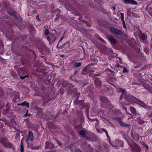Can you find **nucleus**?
<instances>
[{"label": "nucleus", "mask_w": 152, "mask_h": 152, "mask_svg": "<svg viewBox=\"0 0 152 152\" xmlns=\"http://www.w3.org/2000/svg\"><path fill=\"white\" fill-rule=\"evenodd\" d=\"M124 99L128 102H131L135 100L136 99L138 102L141 104V106L143 107L146 109L150 108V107L146 105L143 102L141 101L140 100L137 99L134 96L131 95L127 93L126 92L124 95Z\"/></svg>", "instance_id": "f257e3e1"}, {"label": "nucleus", "mask_w": 152, "mask_h": 152, "mask_svg": "<svg viewBox=\"0 0 152 152\" xmlns=\"http://www.w3.org/2000/svg\"><path fill=\"white\" fill-rule=\"evenodd\" d=\"M122 117H114L113 118V119L117 121L121 126L123 127L130 128L131 127L130 124H126L123 122L122 121Z\"/></svg>", "instance_id": "f03ea898"}, {"label": "nucleus", "mask_w": 152, "mask_h": 152, "mask_svg": "<svg viewBox=\"0 0 152 152\" xmlns=\"http://www.w3.org/2000/svg\"><path fill=\"white\" fill-rule=\"evenodd\" d=\"M110 143L113 147L116 149H118L121 147H123V143L121 140H117L114 143H112L110 141Z\"/></svg>", "instance_id": "7ed1b4c3"}, {"label": "nucleus", "mask_w": 152, "mask_h": 152, "mask_svg": "<svg viewBox=\"0 0 152 152\" xmlns=\"http://www.w3.org/2000/svg\"><path fill=\"white\" fill-rule=\"evenodd\" d=\"M117 91L119 92H122V94L121 95V96H120V98H119V102L122 104H125L126 105H128L129 104H126V102L124 101H122V99H123V97L124 95V94L126 92V91L124 89H123L122 88H118L117 90Z\"/></svg>", "instance_id": "20e7f679"}, {"label": "nucleus", "mask_w": 152, "mask_h": 152, "mask_svg": "<svg viewBox=\"0 0 152 152\" xmlns=\"http://www.w3.org/2000/svg\"><path fill=\"white\" fill-rule=\"evenodd\" d=\"M131 148H132L133 152H140L141 150L140 147L137 145L134 142H133L132 145L129 144Z\"/></svg>", "instance_id": "39448f33"}, {"label": "nucleus", "mask_w": 152, "mask_h": 152, "mask_svg": "<svg viewBox=\"0 0 152 152\" xmlns=\"http://www.w3.org/2000/svg\"><path fill=\"white\" fill-rule=\"evenodd\" d=\"M93 79L94 80V84L96 87L100 88L102 86V83L101 81L100 78L97 77H93Z\"/></svg>", "instance_id": "423d86ee"}, {"label": "nucleus", "mask_w": 152, "mask_h": 152, "mask_svg": "<svg viewBox=\"0 0 152 152\" xmlns=\"http://www.w3.org/2000/svg\"><path fill=\"white\" fill-rule=\"evenodd\" d=\"M110 28L111 31L117 35L122 34L123 33L121 30H118L117 28L112 26H110Z\"/></svg>", "instance_id": "0eeeda50"}, {"label": "nucleus", "mask_w": 152, "mask_h": 152, "mask_svg": "<svg viewBox=\"0 0 152 152\" xmlns=\"http://www.w3.org/2000/svg\"><path fill=\"white\" fill-rule=\"evenodd\" d=\"M55 146L54 144L51 142L47 141L45 143V149H53L54 148Z\"/></svg>", "instance_id": "6e6552de"}, {"label": "nucleus", "mask_w": 152, "mask_h": 152, "mask_svg": "<svg viewBox=\"0 0 152 152\" xmlns=\"http://www.w3.org/2000/svg\"><path fill=\"white\" fill-rule=\"evenodd\" d=\"M50 43H52L56 39V37L53 34H51L47 38Z\"/></svg>", "instance_id": "1a4fd4ad"}, {"label": "nucleus", "mask_w": 152, "mask_h": 152, "mask_svg": "<svg viewBox=\"0 0 152 152\" xmlns=\"http://www.w3.org/2000/svg\"><path fill=\"white\" fill-rule=\"evenodd\" d=\"M131 134L132 137L135 141L137 142L139 141V136L138 134L134 133L133 131L131 132Z\"/></svg>", "instance_id": "9d476101"}, {"label": "nucleus", "mask_w": 152, "mask_h": 152, "mask_svg": "<svg viewBox=\"0 0 152 152\" xmlns=\"http://www.w3.org/2000/svg\"><path fill=\"white\" fill-rule=\"evenodd\" d=\"M34 139V137L32 132L31 131H29V134L26 140V141L29 140L31 142H33Z\"/></svg>", "instance_id": "9b49d317"}, {"label": "nucleus", "mask_w": 152, "mask_h": 152, "mask_svg": "<svg viewBox=\"0 0 152 152\" xmlns=\"http://www.w3.org/2000/svg\"><path fill=\"white\" fill-rule=\"evenodd\" d=\"M107 38L111 43L114 45H115L116 44L117 42L115 39L112 35H109L108 36Z\"/></svg>", "instance_id": "f8f14e48"}, {"label": "nucleus", "mask_w": 152, "mask_h": 152, "mask_svg": "<svg viewBox=\"0 0 152 152\" xmlns=\"http://www.w3.org/2000/svg\"><path fill=\"white\" fill-rule=\"evenodd\" d=\"M79 134L80 137H83L84 138H86V137L87 132L86 131L81 130H79Z\"/></svg>", "instance_id": "ddd939ff"}, {"label": "nucleus", "mask_w": 152, "mask_h": 152, "mask_svg": "<svg viewBox=\"0 0 152 152\" xmlns=\"http://www.w3.org/2000/svg\"><path fill=\"white\" fill-rule=\"evenodd\" d=\"M8 141V139L7 137H2L0 138V143L4 146Z\"/></svg>", "instance_id": "4468645a"}, {"label": "nucleus", "mask_w": 152, "mask_h": 152, "mask_svg": "<svg viewBox=\"0 0 152 152\" xmlns=\"http://www.w3.org/2000/svg\"><path fill=\"white\" fill-rule=\"evenodd\" d=\"M70 64L71 66H73L75 68H78L81 66L82 63L81 62H77L74 61L70 63Z\"/></svg>", "instance_id": "2eb2a0df"}, {"label": "nucleus", "mask_w": 152, "mask_h": 152, "mask_svg": "<svg viewBox=\"0 0 152 152\" xmlns=\"http://www.w3.org/2000/svg\"><path fill=\"white\" fill-rule=\"evenodd\" d=\"M27 147L28 148H30L32 149H38L40 147L39 146H34V145L31 143H29L28 144Z\"/></svg>", "instance_id": "dca6fc26"}, {"label": "nucleus", "mask_w": 152, "mask_h": 152, "mask_svg": "<svg viewBox=\"0 0 152 152\" xmlns=\"http://www.w3.org/2000/svg\"><path fill=\"white\" fill-rule=\"evenodd\" d=\"M88 96L90 97H92L94 94V87L93 85H91L89 87Z\"/></svg>", "instance_id": "f3484780"}, {"label": "nucleus", "mask_w": 152, "mask_h": 152, "mask_svg": "<svg viewBox=\"0 0 152 152\" xmlns=\"http://www.w3.org/2000/svg\"><path fill=\"white\" fill-rule=\"evenodd\" d=\"M100 99L102 102V105L104 106V103L106 102L107 103L109 101L107 98L104 96H102L100 98Z\"/></svg>", "instance_id": "a211bd4d"}, {"label": "nucleus", "mask_w": 152, "mask_h": 152, "mask_svg": "<svg viewBox=\"0 0 152 152\" xmlns=\"http://www.w3.org/2000/svg\"><path fill=\"white\" fill-rule=\"evenodd\" d=\"M5 147L7 148H10L13 150H14L15 149L14 145L9 141L7 142V144L5 146Z\"/></svg>", "instance_id": "6ab92c4d"}, {"label": "nucleus", "mask_w": 152, "mask_h": 152, "mask_svg": "<svg viewBox=\"0 0 152 152\" xmlns=\"http://www.w3.org/2000/svg\"><path fill=\"white\" fill-rule=\"evenodd\" d=\"M93 65V64H88L87 66H86L82 70V71L81 72V74L82 75H85L86 73L85 72H86L87 69L89 68L91 66H92Z\"/></svg>", "instance_id": "aec40b11"}, {"label": "nucleus", "mask_w": 152, "mask_h": 152, "mask_svg": "<svg viewBox=\"0 0 152 152\" xmlns=\"http://www.w3.org/2000/svg\"><path fill=\"white\" fill-rule=\"evenodd\" d=\"M104 72H107V74L108 75H110L112 76H113L115 75L114 72L113 71L110 70L109 69H106Z\"/></svg>", "instance_id": "412c9836"}, {"label": "nucleus", "mask_w": 152, "mask_h": 152, "mask_svg": "<svg viewBox=\"0 0 152 152\" xmlns=\"http://www.w3.org/2000/svg\"><path fill=\"white\" fill-rule=\"evenodd\" d=\"M56 12H57V14L56 15V17L55 18V20H58L60 18V10L59 9H57L56 10Z\"/></svg>", "instance_id": "4be33fe9"}, {"label": "nucleus", "mask_w": 152, "mask_h": 152, "mask_svg": "<svg viewBox=\"0 0 152 152\" xmlns=\"http://www.w3.org/2000/svg\"><path fill=\"white\" fill-rule=\"evenodd\" d=\"M76 94L77 96V97L76 99L75 100V101H74V104H77L79 102V101L78 100V98L79 96L80 93H77V92H76Z\"/></svg>", "instance_id": "5701e85b"}, {"label": "nucleus", "mask_w": 152, "mask_h": 152, "mask_svg": "<svg viewBox=\"0 0 152 152\" xmlns=\"http://www.w3.org/2000/svg\"><path fill=\"white\" fill-rule=\"evenodd\" d=\"M136 119L138 121V123L140 125H142L145 122V121L140 116L138 117Z\"/></svg>", "instance_id": "b1692460"}, {"label": "nucleus", "mask_w": 152, "mask_h": 152, "mask_svg": "<svg viewBox=\"0 0 152 152\" xmlns=\"http://www.w3.org/2000/svg\"><path fill=\"white\" fill-rule=\"evenodd\" d=\"M18 105H21L22 106H26L28 108L29 105V104L28 102L26 101H25L21 103L18 104Z\"/></svg>", "instance_id": "393cba45"}, {"label": "nucleus", "mask_w": 152, "mask_h": 152, "mask_svg": "<svg viewBox=\"0 0 152 152\" xmlns=\"http://www.w3.org/2000/svg\"><path fill=\"white\" fill-rule=\"evenodd\" d=\"M10 74L14 78H16L17 77V75L16 72L13 70L10 71Z\"/></svg>", "instance_id": "a878e982"}, {"label": "nucleus", "mask_w": 152, "mask_h": 152, "mask_svg": "<svg viewBox=\"0 0 152 152\" xmlns=\"http://www.w3.org/2000/svg\"><path fill=\"white\" fill-rule=\"evenodd\" d=\"M130 110L131 113L134 115L136 114V109L133 107H130Z\"/></svg>", "instance_id": "bb28decb"}, {"label": "nucleus", "mask_w": 152, "mask_h": 152, "mask_svg": "<svg viewBox=\"0 0 152 152\" xmlns=\"http://www.w3.org/2000/svg\"><path fill=\"white\" fill-rule=\"evenodd\" d=\"M141 39L142 41H144L147 39V36L144 34H142L141 35Z\"/></svg>", "instance_id": "cd10ccee"}, {"label": "nucleus", "mask_w": 152, "mask_h": 152, "mask_svg": "<svg viewBox=\"0 0 152 152\" xmlns=\"http://www.w3.org/2000/svg\"><path fill=\"white\" fill-rule=\"evenodd\" d=\"M9 110V108H7L4 110L3 112V115H7L8 113Z\"/></svg>", "instance_id": "c85d7f7f"}, {"label": "nucleus", "mask_w": 152, "mask_h": 152, "mask_svg": "<svg viewBox=\"0 0 152 152\" xmlns=\"http://www.w3.org/2000/svg\"><path fill=\"white\" fill-rule=\"evenodd\" d=\"M68 84V83L67 81L63 80L62 82V86L64 87L67 86Z\"/></svg>", "instance_id": "c756f323"}, {"label": "nucleus", "mask_w": 152, "mask_h": 152, "mask_svg": "<svg viewBox=\"0 0 152 152\" xmlns=\"http://www.w3.org/2000/svg\"><path fill=\"white\" fill-rule=\"evenodd\" d=\"M35 13H37V12L36 10H33L31 12L29 11L28 13V16H31L33 15Z\"/></svg>", "instance_id": "7c9ffc66"}, {"label": "nucleus", "mask_w": 152, "mask_h": 152, "mask_svg": "<svg viewBox=\"0 0 152 152\" xmlns=\"http://www.w3.org/2000/svg\"><path fill=\"white\" fill-rule=\"evenodd\" d=\"M20 151L21 152H24V147L23 143L22 142H21L20 143Z\"/></svg>", "instance_id": "2f4dec72"}, {"label": "nucleus", "mask_w": 152, "mask_h": 152, "mask_svg": "<svg viewBox=\"0 0 152 152\" xmlns=\"http://www.w3.org/2000/svg\"><path fill=\"white\" fill-rule=\"evenodd\" d=\"M15 139L17 140H19L20 139L19 133H17L15 137Z\"/></svg>", "instance_id": "473e14b6"}, {"label": "nucleus", "mask_w": 152, "mask_h": 152, "mask_svg": "<svg viewBox=\"0 0 152 152\" xmlns=\"http://www.w3.org/2000/svg\"><path fill=\"white\" fill-rule=\"evenodd\" d=\"M102 131L105 132V133L106 134L107 138H110V137L109 136L108 133L107 132V131L105 129H102Z\"/></svg>", "instance_id": "72a5a7b5"}, {"label": "nucleus", "mask_w": 152, "mask_h": 152, "mask_svg": "<svg viewBox=\"0 0 152 152\" xmlns=\"http://www.w3.org/2000/svg\"><path fill=\"white\" fill-rule=\"evenodd\" d=\"M90 59L91 61H94L95 62H97L98 61L97 60L94 58V56H91Z\"/></svg>", "instance_id": "f704fd0d"}, {"label": "nucleus", "mask_w": 152, "mask_h": 152, "mask_svg": "<svg viewBox=\"0 0 152 152\" xmlns=\"http://www.w3.org/2000/svg\"><path fill=\"white\" fill-rule=\"evenodd\" d=\"M66 44H68V45H69V42H67L65 43L63 45L61 46H60L59 47L58 46V48H63L64 46Z\"/></svg>", "instance_id": "c9c22d12"}, {"label": "nucleus", "mask_w": 152, "mask_h": 152, "mask_svg": "<svg viewBox=\"0 0 152 152\" xmlns=\"http://www.w3.org/2000/svg\"><path fill=\"white\" fill-rule=\"evenodd\" d=\"M78 73H79V72H78V71H77V70L75 71V72L72 75H71V76L70 77V78L71 79L72 77L76 75H77Z\"/></svg>", "instance_id": "e433bc0d"}, {"label": "nucleus", "mask_w": 152, "mask_h": 152, "mask_svg": "<svg viewBox=\"0 0 152 152\" xmlns=\"http://www.w3.org/2000/svg\"><path fill=\"white\" fill-rule=\"evenodd\" d=\"M121 18L122 22L124 21V14L123 13H121Z\"/></svg>", "instance_id": "4c0bfd02"}, {"label": "nucleus", "mask_w": 152, "mask_h": 152, "mask_svg": "<svg viewBox=\"0 0 152 152\" xmlns=\"http://www.w3.org/2000/svg\"><path fill=\"white\" fill-rule=\"evenodd\" d=\"M64 34L63 35L61 38L60 39L59 42H58V44L57 45V48H58V46H59V43H60V42H61V41L62 40H63V39H64Z\"/></svg>", "instance_id": "58836bf2"}, {"label": "nucleus", "mask_w": 152, "mask_h": 152, "mask_svg": "<svg viewBox=\"0 0 152 152\" xmlns=\"http://www.w3.org/2000/svg\"><path fill=\"white\" fill-rule=\"evenodd\" d=\"M26 77H28L29 76L28 75H25L24 76H22L21 75L20 76V78L22 80H23Z\"/></svg>", "instance_id": "ea45409f"}, {"label": "nucleus", "mask_w": 152, "mask_h": 152, "mask_svg": "<svg viewBox=\"0 0 152 152\" xmlns=\"http://www.w3.org/2000/svg\"><path fill=\"white\" fill-rule=\"evenodd\" d=\"M49 31L48 29H46L45 31V34L46 36H48L49 34Z\"/></svg>", "instance_id": "a19ab883"}, {"label": "nucleus", "mask_w": 152, "mask_h": 152, "mask_svg": "<svg viewBox=\"0 0 152 152\" xmlns=\"http://www.w3.org/2000/svg\"><path fill=\"white\" fill-rule=\"evenodd\" d=\"M68 88H71L74 87L73 85L71 83H68V84L67 86Z\"/></svg>", "instance_id": "79ce46f5"}, {"label": "nucleus", "mask_w": 152, "mask_h": 152, "mask_svg": "<svg viewBox=\"0 0 152 152\" xmlns=\"http://www.w3.org/2000/svg\"><path fill=\"white\" fill-rule=\"evenodd\" d=\"M109 103V102H107V103H106V102L104 103V106L103 105H102V103L101 104V106L102 107H107Z\"/></svg>", "instance_id": "37998d69"}, {"label": "nucleus", "mask_w": 152, "mask_h": 152, "mask_svg": "<svg viewBox=\"0 0 152 152\" xmlns=\"http://www.w3.org/2000/svg\"><path fill=\"white\" fill-rule=\"evenodd\" d=\"M113 106L112 105L110 104L109 103L107 107V108H113Z\"/></svg>", "instance_id": "c03bdc74"}, {"label": "nucleus", "mask_w": 152, "mask_h": 152, "mask_svg": "<svg viewBox=\"0 0 152 152\" xmlns=\"http://www.w3.org/2000/svg\"><path fill=\"white\" fill-rule=\"evenodd\" d=\"M89 120L91 121H96L97 122V123H98L99 121L97 119H91L90 118H88Z\"/></svg>", "instance_id": "a18cd8bd"}, {"label": "nucleus", "mask_w": 152, "mask_h": 152, "mask_svg": "<svg viewBox=\"0 0 152 152\" xmlns=\"http://www.w3.org/2000/svg\"><path fill=\"white\" fill-rule=\"evenodd\" d=\"M92 111L93 113L94 114H96L98 113V112L94 108H93L92 110Z\"/></svg>", "instance_id": "49530a36"}, {"label": "nucleus", "mask_w": 152, "mask_h": 152, "mask_svg": "<svg viewBox=\"0 0 152 152\" xmlns=\"http://www.w3.org/2000/svg\"><path fill=\"white\" fill-rule=\"evenodd\" d=\"M143 145L144 147L146 148L147 150H148V146L147 144H146L145 143L143 142Z\"/></svg>", "instance_id": "de8ad7c7"}, {"label": "nucleus", "mask_w": 152, "mask_h": 152, "mask_svg": "<svg viewBox=\"0 0 152 152\" xmlns=\"http://www.w3.org/2000/svg\"><path fill=\"white\" fill-rule=\"evenodd\" d=\"M4 48L3 46H1L0 47V53H2L4 50Z\"/></svg>", "instance_id": "09e8293b"}, {"label": "nucleus", "mask_w": 152, "mask_h": 152, "mask_svg": "<svg viewBox=\"0 0 152 152\" xmlns=\"http://www.w3.org/2000/svg\"><path fill=\"white\" fill-rule=\"evenodd\" d=\"M98 39L101 42H103V43H104L105 42L104 40L102 39V38L99 37V38H98Z\"/></svg>", "instance_id": "8fccbe9b"}, {"label": "nucleus", "mask_w": 152, "mask_h": 152, "mask_svg": "<svg viewBox=\"0 0 152 152\" xmlns=\"http://www.w3.org/2000/svg\"><path fill=\"white\" fill-rule=\"evenodd\" d=\"M122 24H123V27L124 28H126V25H125V21H123L122 22Z\"/></svg>", "instance_id": "3c124183"}, {"label": "nucleus", "mask_w": 152, "mask_h": 152, "mask_svg": "<svg viewBox=\"0 0 152 152\" xmlns=\"http://www.w3.org/2000/svg\"><path fill=\"white\" fill-rule=\"evenodd\" d=\"M111 78L112 81H115L116 80V79L115 77H111Z\"/></svg>", "instance_id": "603ef678"}, {"label": "nucleus", "mask_w": 152, "mask_h": 152, "mask_svg": "<svg viewBox=\"0 0 152 152\" xmlns=\"http://www.w3.org/2000/svg\"><path fill=\"white\" fill-rule=\"evenodd\" d=\"M80 126L78 125V126H75V129L76 130H78V129L80 127Z\"/></svg>", "instance_id": "864d4df0"}, {"label": "nucleus", "mask_w": 152, "mask_h": 152, "mask_svg": "<svg viewBox=\"0 0 152 152\" xmlns=\"http://www.w3.org/2000/svg\"><path fill=\"white\" fill-rule=\"evenodd\" d=\"M36 102H36V101L35 100H33V101L31 102V104L34 105V104H36Z\"/></svg>", "instance_id": "5fc2aeb1"}, {"label": "nucleus", "mask_w": 152, "mask_h": 152, "mask_svg": "<svg viewBox=\"0 0 152 152\" xmlns=\"http://www.w3.org/2000/svg\"><path fill=\"white\" fill-rule=\"evenodd\" d=\"M75 152H82L79 149H77L75 150Z\"/></svg>", "instance_id": "6e6d98bb"}, {"label": "nucleus", "mask_w": 152, "mask_h": 152, "mask_svg": "<svg viewBox=\"0 0 152 152\" xmlns=\"http://www.w3.org/2000/svg\"><path fill=\"white\" fill-rule=\"evenodd\" d=\"M35 4H36V2L35 1H31V3L30 4L34 5Z\"/></svg>", "instance_id": "4d7b16f0"}, {"label": "nucleus", "mask_w": 152, "mask_h": 152, "mask_svg": "<svg viewBox=\"0 0 152 152\" xmlns=\"http://www.w3.org/2000/svg\"><path fill=\"white\" fill-rule=\"evenodd\" d=\"M11 15H12L15 18L17 19V17L14 14H12Z\"/></svg>", "instance_id": "13d9d810"}, {"label": "nucleus", "mask_w": 152, "mask_h": 152, "mask_svg": "<svg viewBox=\"0 0 152 152\" xmlns=\"http://www.w3.org/2000/svg\"><path fill=\"white\" fill-rule=\"evenodd\" d=\"M57 142L59 145L61 146L62 145L61 142H60L58 141H57Z\"/></svg>", "instance_id": "bf43d9fd"}, {"label": "nucleus", "mask_w": 152, "mask_h": 152, "mask_svg": "<svg viewBox=\"0 0 152 152\" xmlns=\"http://www.w3.org/2000/svg\"><path fill=\"white\" fill-rule=\"evenodd\" d=\"M100 75V74H95V75H94L93 76V77H97L96 76H99Z\"/></svg>", "instance_id": "052dcab7"}, {"label": "nucleus", "mask_w": 152, "mask_h": 152, "mask_svg": "<svg viewBox=\"0 0 152 152\" xmlns=\"http://www.w3.org/2000/svg\"><path fill=\"white\" fill-rule=\"evenodd\" d=\"M123 72L124 73H127V70L126 69H124Z\"/></svg>", "instance_id": "680f3d73"}, {"label": "nucleus", "mask_w": 152, "mask_h": 152, "mask_svg": "<svg viewBox=\"0 0 152 152\" xmlns=\"http://www.w3.org/2000/svg\"><path fill=\"white\" fill-rule=\"evenodd\" d=\"M9 103L8 102H7V104H6V106H5V107H7L8 105H9Z\"/></svg>", "instance_id": "e2e57ef3"}, {"label": "nucleus", "mask_w": 152, "mask_h": 152, "mask_svg": "<svg viewBox=\"0 0 152 152\" xmlns=\"http://www.w3.org/2000/svg\"><path fill=\"white\" fill-rule=\"evenodd\" d=\"M36 18L38 19L39 21H41V20H39V17L38 16V15H37L36 16Z\"/></svg>", "instance_id": "0e129e2a"}, {"label": "nucleus", "mask_w": 152, "mask_h": 152, "mask_svg": "<svg viewBox=\"0 0 152 152\" xmlns=\"http://www.w3.org/2000/svg\"><path fill=\"white\" fill-rule=\"evenodd\" d=\"M28 2L29 3L31 4V1H32V0H27Z\"/></svg>", "instance_id": "69168bd1"}, {"label": "nucleus", "mask_w": 152, "mask_h": 152, "mask_svg": "<svg viewBox=\"0 0 152 152\" xmlns=\"http://www.w3.org/2000/svg\"><path fill=\"white\" fill-rule=\"evenodd\" d=\"M123 109L126 112H127V109L126 108H124V107H122Z\"/></svg>", "instance_id": "338daca9"}, {"label": "nucleus", "mask_w": 152, "mask_h": 152, "mask_svg": "<svg viewBox=\"0 0 152 152\" xmlns=\"http://www.w3.org/2000/svg\"><path fill=\"white\" fill-rule=\"evenodd\" d=\"M127 13L128 15H129V14H130V11H128Z\"/></svg>", "instance_id": "774afa93"}]
</instances>
